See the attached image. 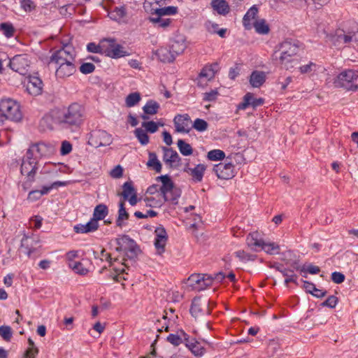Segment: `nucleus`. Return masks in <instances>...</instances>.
Listing matches in <instances>:
<instances>
[{"label": "nucleus", "mask_w": 358, "mask_h": 358, "mask_svg": "<svg viewBox=\"0 0 358 358\" xmlns=\"http://www.w3.org/2000/svg\"><path fill=\"white\" fill-rule=\"evenodd\" d=\"M115 250L122 252L123 257H115L113 261L110 255H108V258L110 266L115 272L111 276L115 281L120 282L122 280H127L128 272L127 271H129V266L124 256L133 259L136 255L138 248L136 247L135 241L128 236H122L117 238Z\"/></svg>", "instance_id": "obj_1"}, {"label": "nucleus", "mask_w": 358, "mask_h": 358, "mask_svg": "<svg viewBox=\"0 0 358 358\" xmlns=\"http://www.w3.org/2000/svg\"><path fill=\"white\" fill-rule=\"evenodd\" d=\"M300 50L299 43L293 40H285L275 47L273 59L281 67L289 69L297 61Z\"/></svg>", "instance_id": "obj_2"}, {"label": "nucleus", "mask_w": 358, "mask_h": 358, "mask_svg": "<svg viewBox=\"0 0 358 358\" xmlns=\"http://www.w3.org/2000/svg\"><path fill=\"white\" fill-rule=\"evenodd\" d=\"M332 83L335 87L355 92L358 90V71L344 70L333 78Z\"/></svg>", "instance_id": "obj_3"}, {"label": "nucleus", "mask_w": 358, "mask_h": 358, "mask_svg": "<svg viewBox=\"0 0 358 358\" xmlns=\"http://www.w3.org/2000/svg\"><path fill=\"white\" fill-rule=\"evenodd\" d=\"M157 180L162 182L161 192L164 202L167 201L172 204H177L181 195L180 188L174 185L171 178L167 175L159 176Z\"/></svg>", "instance_id": "obj_4"}, {"label": "nucleus", "mask_w": 358, "mask_h": 358, "mask_svg": "<svg viewBox=\"0 0 358 358\" xmlns=\"http://www.w3.org/2000/svg\"><path fill=\"white\" fill-rule=\"evenodd\" d=\"M57 123L62 129L77 131L84 121L83 113H55Z\"/></svg>", "instance_id": "obj_5"}, {"label": "nucleus", "mask_w": 358, "mask_h": 358, "mask_svg": "<svg viewBox=\"0 0 358 358\" xmlns=\"http://www.w3.org/2000/svg\"><path fill=\"white\" fill-rule=\"evenodd\" d=\"M358 32V24H354L351 29L345 31L343 29H338L334 34L329 36V41L336 47H340L352 41H357V33Z\"/></svg>", "instance_id": "obj_6"}, {"label": "nucleus", "mask_w": 358, "mask_h": 358, "mask_svg": "<svg viewBox=\"0 0 358 358\" xmlns=\"http://www.w3.org/2000/svg\"><path fill=\"white\" fill-rule=\"evenodd\" d=\"M75 50L71 46L67 45L54 52L50 57V62L54 63L56 67L68 62H75Z\"/></svg>", "instance_id": "obj_7"}, {"label": "nucleus", "mask_w": 358, "mask_h": 358, "mask_svg": "<svg viewBox=\"0 0 358 358\" xmlns=\"http://www.w3.org/2000/svg\"><path fill=\"white\" fill-rule=\"evenodd\" d=\"M38 169V161L36 160V158L29 155L26 152L22 160L20 166L21 174L25 176L28 181L34 182L35 180V176Z\"/></svg>", "instance_id": "obj_8"}, {"label": "nucleus", "mask_w": 358, "mask_h": 358, "mask_svg": "<svg viewBox=\"0 0 358 358\" xmlns=\"http://www.w3.org/2000/svg\"><path fill=\"white\" fill-rule=\"evenodd\" d=\"M103 55L113 59H118L129 55V53L115 39L104 38Z\"/></svg>", "instance_id": "obj_9"}, {"label": "nucleus", "mask_w": 358, "mask_h": 358, "mask_svg": "<svg viewBox=\"0 0 358 358\" xmlns=\"http://www.w3.org/2000/svg\"><path fill=\"white\" fill-rule=\"evenodd\" d=\"M213 281V278L208 274L194 273L188 278L187 284L192 289L201 291L210 287Z\"/></svg>", "instance_id": "obj_10"}, {"label": "nucleus", "mask_w": 358, "mask_h": 358, "mask_svg": "<svg viewBox=\"0 0 358 358\" xmlns=\"http://www.w3.org/2000/svg\"><path fill=\"white\" fill-rule=\"evenodd\" d=\"M113 141L112 136L104 130H94L90 133L89 144L95 148L107 146Z\"/></svg>", "instance_id": "obj_11"}, {"label": "nucleus", "mask_w": 358, "mask_h": 358, "mask_svg": "<svg viewBox=\"0 0 358 358\" xmlns=\"http://www.w3.org/2000/svg\"><path fill=\"white\" fill-rule=\"evenodd\" d=\"M213 171L218 178L229 180L235 176L236 172L231 162H221L214 166Z\"/></svg>", "instance_id": "obj_12"}, {"label": "nucleus", "mask_w": 358, "mask_h": 358, "mask_svg": "<svg viewBox=\"0 0 358 358\" xmlns=\"http://www.w3.org/2000/svg\"><path fill=\"white\" fill-rule=\"evenodd\" d=\"M220 71L218 63H213L206 65L199 73L198 84L203 86L208 81L213 80L215 74Z\"/></svg>", "instance_id": "obj_13"}, {"label": "nucleus", "mask_w": 358, "mask_h": 358, "mask_svg": "<svg viewBox=\"0 0 358 358\" xmlns=\"http://www.w3.org/2000/svg\"><path fill=\"white\" fill-rule=\"evenodd\" d=\"M185 48V45L175 41L171 47V50L162 49L159 51V55L164 62H172L175 59V55L182 53Z\"/></svg>", "instance_id": "obj_14"}, {"label": "nucleus", "mask_w": 358, "mask_h": 358, "mask_svg": "<svg viewBox=\"0 0 358 358\" xmlns=\"http://www.w3.org/2000/svg\"><path fill=\"white\" fill-rule=\"evenodd\" d=\"M52 151V147L43 142H38L31 144L27 150V153L36 158L38 161L39 159L48 155Z\"/></svg>", "instance_id": "obj_15"}, {"label": "nucleus", "mask_w": 358, "mask_h": 358, "mask_svg": "<svg viewBox=\"0 0 358 358\" xmlns=\"http://www.w3.org/2000/svg\"><path fill=\"white\" fill-rule=\"evenodd\" d=\"M173 122L177 132L188 133L192 128V120L187 113L178 114Z\"/></svg>", "instance_id": "obj_16"}, {"label": "nucleus", "mask_w": 358, "mask_h": 358, "mask_svg": "<svg viewBox=\"0 0 358 358\" xmlns=\"http://www.w3.org/2000/svg\"><path fill=\"white\" fill-rule=\"evenodd\" d=\"M206 306V310H203L201 308L202 301L200 297H195L192 301V306L190 308V313L194 317L199 316L201 314H208L210 313V308L215 306V303L208 300L205 303Z\"/></svg>", "instance_id": "obj_17"}, {"label": "nucleus", "mask_w": 358, "mask_h": 358, "mask_svg": "<svg viewBox=\"0 0 358 358\" xmlns=\"http://www.w3.org/2000/svg\"><path fill=\"white\" fill-rule=\"evenodd\" d=\"M76 71L75 62H68L56 67L55 76L57 79H66Z\"/></svg>", "instance_id": "obj_18"}, {"label": "nucleus", "mask_w": 358, "mask_h": 358, "mask_svg": "<svg viewBox=\"0 0 358 358\" xmlns=\"http://www.w3.org/2000/svg\"><path fill=\"white\" fill-rule=\"evenodd\" d=\"M29 61L26 57L23 55H17L10 62V68L20 74H24L29 67Z\"/></svg>", "instance_id": "obj_19"}, {"label": "nucleus", "mask_w": 358, "mask_h": 358, "mask_svg": "<svg viewBox=\"0 0 358 358\" xmlns=\"http://www.w3.org/2000/svg\"><path fill=\"white\" fill-rule=\"evenodd\" d=\"M264 101L263 99H255L251 93H247L241 103L237 106V110H245L250 106H251L252 110H256L257 107L262 106Z\"/></svg>", "instance_id": "obj_20"}, {"label": "nucleus", "mask_w": 358, "mask_h": 358, "mask_svg": "<svg viewBox=\"0 0 358 358\" xmlns=\"http://www.w3.org/2000/svg\"><path fill=\"white\" fill-rule=\"evenodd\" d=\"M148 20L157 29H165L170 27L172 23L171 18L159 15L155 12L151 13V15L148 17Z\"/></svg>", "instance_id": "obj_21"}, {"label": "nucleus", "mask_w": 358, "mask_h": 358, "mask_svg": "<svg viewBox=\"0 0 358 358\" xmlns=\"http://www.w3.org/2000/svg\"><path fill=\"white\" fill-rule=\"evenodd\" d=\"M27 90L33 96H38L42 93L43 82L38 76H30L27 84Z\"/></svg>", "instance_id": "obj_22"}, {"label": "nucleus", "mask_w": 358, "mask_h": 358, "mask_svg": "<svg viewBox=\"0 0 358 358\" xmlns=\"http://www.w3.org/2000/svg\"><path fill=\"white\" fill-rule=\"evenodd\" d=\"M164 161L172 167H178L180 165L181 158L176 150L172 148H164Z\"/></svg>", "instance_id": "obj_23"}, {"label": "nucleus", "mask_w": 358, "mask_h": 358, "mask_svg": "<svg viewBox=\"0 0 358 358\" xmlns=\"http://www.w3.org/2000/svg\"><path fill=\"white\" fill-rule=\"evenodd\" d=\"M258 14V8L256 5H253L246 12L243 18V25L247 30H250L252 28V24Z\"/></svg>", "instance_id": "obj_24"}, {"label": "nucleus", "mask_w": 358, "mask_h": 358, "mask_svg": "<svg viewBox=\"0 0 358 358\" xmlns=\"http://www.w3.org/2000/svg\"><path fill=\"white\" fill-rule=\"evenodd\" d=\"M20 103L11 98H3L0 101V112H20Z\"/></svg>", "instance_id": "obj_25"}, {"label": "nucleus", "mask_w": 358, "mask_h": 358, "mask_svg": "<svg viewBox=\"0 0 358 358\" xmlns=\"http://www.w3.org/2000/svg\"><path fill=\"white\" fill-rule=\"evenodd\" d=\"M264 241L259 237V234L255 231L248 234L246 238V244L248 247L255 252L261 250Z\"/></svg>", "instance_id": "obj_26"}, {"label": "nucleus", "mask_w": 358, "mask_h": 358, "mask_svg": "<svg viewBox=\"0 0 358 358\" xmlns=\"http://www.w3.org/2000/svg\"><path fill=\"white\" fill-rule=\"evenodd\" d=\"M53 115L52 113H46L39 122V129L45 131L46 130H52L55 124H57V115Z\"/></svg>", "instance_id": "obj_27"}, {"label": "nucleus", "mask_w": 358, "mask_h": 358, "mask_svg": "<svg viewBox=\"0 0 358 358\" xmlns=\"http://www.w3.org/2000/svg\"><path fill=\"white\" fill-rule=\"evenodd\" d=\"M99 228V222L93 217L86 224H78L74 226V231L78 234L94 232Z\"/></svg>", "instance_id": "obj_28"}, {"label": "nucleus", "mask_w": 358, "mask_h": 358, "mask_svg": "<svg viewBox=\"0 0 358 358\" xmlns=\"http://www.w3.org/2000/svg\"><path fill=\"white\" fill-rule=\"evenodd\" d=\"M184 337L186 346L196 356H201L204 353V349L194 339L189 340V336L184 332L181 331Z\"/></svg>", "instance_id": "obj_29"}, {"label": "nucleus", "mask_w": 358, "mask_h": 358, "mask_svg": "<svg viewBox=\"0 0 358 358\" xmlns=\"http://www.w3.org/2000/svg\"><path fill=\"white\" fill-rule=\"evenodd\" d=\"M67 184L66 182L62 181H56L54 182L50 186H43L41 190H33L29 193V196L31 197L34 194H37V196L35 198L40 199L43 195L47 194L50 192L52 189H57L59 187L66 186Z\"/></svg>", "instance_id": "obj_30"}, {"label": "nucleus", "mask_w": 358, "mask_h": 358, "mask_svg": "<svg viewBox=\"0 0 358 358\" xmlns=\"http://www.w3.org/2000/svg\"><path fill=\"white\" fill-rule=\"evenodd\" d=\"M38 243V241H35L33 237L28 236L24 234L21 239V248L24 250V252L27 255H30L35 250V245Z\"/></svg>", "instance_id": "obj_31"}, {"label": "nucleus", "mask_w": 358, "mask_h": 358, "mask_svg": "<svg viewBox=\"0 0 358 358\" xmlns=\"http://www.w3.org/2000/svg\"><path fill=\"white\" fill-rule=\"evenodd\" d=\"M266 73L262 71H254L250 76V84L253 87H260L266 81Z\"/></svg>", "instance_id": "obj_32"}, {"label": "nucleus", "mask_w": 358, "mask_h": 358, "mask_svg": "<svg viewBox=\"0 0 358 358\" xmlns=\"http://www.w3.org/2000/svg\"><path fill=\"white\" fill-rule=\"evenodd\" d=\"M206 166L203 164H197L194 168H188L185 170L192 177L194 182H201L203 179Z\"/></svg>", "instance_id": "obj_33"}, {"label": "nucleus", "mask_w": 358, "mask_h": 358, "mask_svg": "<svg viewBox=\"0 0 358 358\" xmlns=\"http://www.w3.org/2000/svg\"><path fill=\"white\" fill-rule=\"evenodd\" d=\"M162 195V194L161 192L154 195H145V197L144 199L145 206L152 208L161 207L164 203V198Z\"/></svg>", "instance_id": "obj_34"}, {"label": "nucleus", "mask_w": 358, "mask_h": 358, "mask_svg": "<svg viewBox=\"0 0 358 358\" xmlns=\"http://www.w3.org/2000/svg\"><path fill=\"white\" fill-rule=\"evenodd\" d=\"M213 8L220 15H225L229 12V6L225 0H212Z\"/></svg>", "instance_id": "obj_35"}, {"label": "nucleus", "mask_w": 358, "mask_h": 358, "mask_svg": "<svg viewBox=\"0 0 358 358\" xmlns=\"http://www.w3.org/2000/svg\"><path fill=\"white\" fill-rule=\"evenodd\" d=\"M252 27H254L256 32L259 34H267L270 31L269 27L264 19L255 20L252 24Z\"/></svg>", "instance_id": "obj_36"}, {"label": "nucleus", "mask_w": 358, "mask_h": 358, "mask_svg": "<svg viewBox=\"0 0 358 358\" xmlns=\"http://www.w3.org/2000/svg\"><path fill=\"white\" fill-rule=\"evenodd\" d=\"M108 213V210L107 206L105 204H99L94 210L93 218L99 222V220H103L107 216Z\"/></svg>", "instance_id": "obj_37"}, {"label": "nucleus", "mask_w": 358, "mask_h": 358, "mask_svg": "<svg viewBox=\"0 0 358 358\" xmlns=\"http://www.w3.org/2000/svg\"><path fill=\"white\" fill-rule=\"evenodd\" d=\"M108 15L110 19L121 22L126 16V9L124 6L116 7L108 13Z\"/></svg>", "instance_id": "obj_38"}, {"label": "nucleus", "mask_w": 358, "mask_h": 358, "mask_svg": "<svg viewBox=\"0 0 358 358\" xmlns=\"http://www.w3.org/2000/svg\"><path fill=\"white\" fill-rule=\"evenodd\" d=\"M154 12L159 15L167 17V16L176 15L178 13V7L173 6H169L162 8H153Z\"/></svg>", "instance_id": "obj_39"}, {"label": "nucleus", "mask_w": 358, "mask_h": 358, "mask_svg": "<svg viewBox=\"0 0 358 358\" xmlns=\"http://www.w3.org/2000/svg\"><path fill=\"white\" fill-rule=\"evenodd\" d=\"M146 164L157 173H159L162 170V164L155 152H149V159Z\"/></svg>", "instance_id": "obj_40"}, {"label": "nucleus", "mask_w": 358, "mask_h": 358, "mask_svg": "<svg viewBox=\"0 0 358 358\" xmlns=\"http://www.w3.org/2000/svg\"><path fill=\"white\" fill-rule=\"evenodd\" d=\"M129 218V213L124 208V202L120 201L119 203L118 216L116 220V224L118 227H122L124 220Z\"/></svg>", "instance_id": "obj_41"}, {"label": "nucleus", "mask_w": 358, "mask_h": 358, "mask_svg": "<svg viewBox=\"0 0 358 358\" xmlns=\"http://www.w3.org/2000/svg\"><path fill=\"white\" fill-rule=\"evenodd\" d=\"M22 113H1L0 121L3 124L6 121H10L15 123L22 120Z\"/></svg>", "instance_id": "obj_42"}, {"label": "nucleus", "mask_w": 358, "mask_h": 358, "mask_svg": "<svg viewBox=\"0 0 358 358\" xmlns=\"http://www.w3.org/2000/svg\"><path fill=\"white\" fill-rule=\"evenodd\" d=\"M0 31L8 38H11L14 36L15 29L13 24L6 22L0 24Z\"/></svg>", "instance_id": "obj_43"}, {"label": "nucleus", "mask_w": 358, "mask_h": 358, "mask_svg": "<svg viewBox=\"0 0 358 358\" xmlns=\"http://www.w3.org/2000/svg\"><path fill=\"white\" fill-rule=\"evenodd\" d=\"M261 250L269 255H275L280 252V246L273 242L266 243L264 241Z\"/></svg>", "instance_id": "obj_44"}, {"label": "nucleus", "mask_w": 358, "mask_h": 358, "mask_svg": "<svg viewBox=\"0 0 358 358\" xmlns=\"http://www.w3.org/2000/svg\"><path fill=\"white\" fill-rule=\"evenodd\" d=\"M277 269L282 274L283 276L286 278L285 280V284L286 285H287L289 282H295L296 275L294 274L292 270L280 267H278Z\"/></svg>", "instance_id": "obj_45"}, {"label": "nucleus", "mask_w": 358, "mask_h": 358, "mask_svg": "<svg viewBox=\"0 0 358 358\" xmlns=\"http://www.w3.org/2000/svg\"><path fill=\"white\" fill-rule=\"evenodd\" d=\"M180 152L184 156H189L193 152L192 146L182 139H179L177 143Z\"/></svg>", "instance_id": "obj_46"}, {"label": "nucleus", "mask_w": 358, "mask_h": 358, "mask_svg": "<svg viewBox=\"0 0 358 358\" xmlns=\"http://www.w3.org/2000/svg\"><path fill=\"white\" fill-rule=\"evenodd\" d=\"M75 273L85 275L88 273L89 270L83 265L81 262H76L75 263H71L69 266Z\"/></svg>", "instance_id": "obj_47"}, {"label": "nucleus", "mask_w": 358, "mask_h": 358, "mask_svg": "<svg viewBox=\"0 0 358 358\" xmlns=\"http://www.w3.org/2000/svg\"><path fill=\"white\" fill-rule=\"evenodd\" d=\"M136 194V191L131 182H126L123 184L121 195L125 200H127L130 196Z\"/></svg>", "instance_id": "obj_48"}, {"label": "nucleus", "mask_w": 358, "mask_h": 358, "mask_svg": "<svg viewBox=\"0 0 358 358\" xmlns=\"http://www.w3.org/2000/svg\"><path fill=\"white\" fill-rule=\"evenodd\" d=\"M207 157L210 161L222 160L225 158V153L221 150L215 149L208 152Z\"/></svg>", "instance_id": "obj_49"}, {"label": "nucleus", "mask_w": 358, "mask_h": 358, "mask_svg": "<svg viewBox=\"0 0 358 358\" xmlns=\"http://www.w3.org/2000/svg\"><path fill=\"white\" fill-rule=\"evenodd\" d=\"M141 94L138 92L131 93L126 97V106L128 107H133L141 101Z\"/></svg>", "instance_id": "obj_50"}, {"label": "nucleus", "mask_w": 358, "mask_h": 358, "mask_svg": "<svg viewBox=\"0 0 358 358\" xmlns=\"http://www.w3.org/2000/svg\"><path fill=\"white\" fill-rule=\"evenodd\" d=\"M104 46V39L101 40L99 44L94 43H90L87 45V50L88 52L94 53H100L103 55Z\"/></svg>", "instance_id": "obj_51"}, {"label": "nucleus", "mask_w": 358, "mask_h": 358, "mask_svg": "<svg viewBox=\"0 0 358 358\" xmlns=\"http://www.w3.org/2000/svg\"><path fill=\"white\" fill-rule=\"evenodd\" d=\"M134 134L138 141L142 145H145L149 143V136L145 130L141 128H137L134 131Z\"/></svg>", "instance_id": "obj_52"}, {"label": "nucleus", "mask_w": 358, "mask_h": 358, "mask_svg": "<svg viewBox=\"0 0 358 358\" xmlns=\"http://www.w3.org/2000/svg\"><path fill=\"white\" fill-rule=\"evenodd\" d=\"M234 255L236 257L238 258L240 261L243 262L254 261L256 257L255 255H250L244 250H238L234 252Z\"/></svg>", "instance_id": "obj_53"}, {"label": "nucleus", "mask_w": 358, "mask_h": 358, "mask_svg": "<svg viewBox=\"0 0 358 358\" xmlns=\"http://www.w3.org/2000/svg\"><path fill=\"white\" fill-rule=\"evenodd\" d=\"M192 127L198 131H204L208 129V123L204 120L197 118L192 123Z\"/></svg>", "instance_id": "obj_54"}, {"label": "nucleus", "mask_w": 358, "mask_h": 358, "mask_svg": "<svg viewBox=\"0 0 358 358\" xmlns=\"http://www.w3.org/2000/svg\"><path fill=\"white\" fill-rule=\"evenodd\" d=\"M159 108V103L153 100L148 101L143 107V112H157Z\"/></svg>", "instance_id": "obj_55"}, {"label": "nucleus", "mask_w": 358, "mask_h": 358, "mask_svg": "<svg viewBox=\"0 0 358 358\" xmlns=\"http://www.w3.org/2000/svg\"><path fill=\"white\" fill-rule=\"evenodd\" d=\"M13 333L9 326L0 327V336L6 341H9L12 337Z\"/></svg>", "instance_id": "obj_56"}, {"label": "nucleus", "mask_w": 358, "mask_h": 358, "mask_svg": "<svg viewBox=\"0 0 358 358\" xmlns=\"http://www.w3.org/2000/svg\"><path fill=\"white\" fill-rule=\"evenodd\" d=\"M159 124L153 121L143 122L142 127L145 129V131L150 133H155L159 128Z\"/></svg>", "instance_id": "obj_57"}, {"label": "nucleus", "mask_w": 358, "mask_h": 358, "mask_svg": "<svg viewBox=\"0 0 358 358\" xmlns=\"http://www.w3.org/2000/svg\"><path fill=\"white\" fill-rule=\"evenodd\" d=\"M167 341L173 345L174 346H178L182 343L184 340V337H181L178 334H170L167 336Z\"/></svg>", "instance_id": "obj_58"}, {"label": "nucleus", "mask_w": 358, "mask_h": 358, "mask_svg": "<svg viewBox=\"0 0 358 358\" xmlns=\"http://www.w3.org/2000/svg\"><path fill=\"white\" fill-rule=\"evenodd\" d=\"M21 8L26 12H31L36 8V4L32 0H22Z\"/></svg>", "instance_id": "obj_59"}, {"label": "nucleus", "mask_w": 358, "mask_h": 358, "mask_svg": "<svg viewBox=\"0 0 358 358\" xmlns=\"http://www.w3.org/2000/svg\"><path fill=\"white\" fill-rule=\"evenodd\" d=\"M110 176L113 178L117 179L122 177L123 168L120 165L115 166L110 171Z\"/></svg>", "instance_id": "obj_60"}, {"label": "nucleus", "mask_w": 358, "mask_h": 358, "mask_svg": "<svg viewBox=\"0 0 358 358\" xmlns=\"http://www.w3.org/2000/svg\"><path fill=\"white\" fill-rule=\"evenodd\" d=\"M95 69V66L90 62L83 63L80 66V71L83 74H89L92 73Z\"/></svg>", "instance_id": "obj_61"}, {"label": "nucleus", "mask_w": 358, "mask_h": 358, "mask_svg": "<svg viewBox=\"0 0 358 358\" xmlns=\"http://www.w3.org/2000/svg\"><path fill=\"white\" fill-rule=\"evenodd\" d=\"M316 64L310 62L307 64L302 65L299 67V71L301 73H309L315 70Z\"/></svg>", "instance_id": "obj_62"}, {"label": "nucleus", "mask_w": 358, "mask_h": 358, "mask_svg": "<svg viewBox=\"0 0 358 358\" xmlns=\"http://www.w3.org/2000/svg\"><path fill=\"white\" fill-rule=\"evenodd\" d=\"M338 303V298L334 295L329 296L326 301L322 303L323 306H327L334 308Z\"/></svg>", "instance_id": "obj_63"}, {"label": "nucleus", "mask_w": 358, "mask_h": 358, "mask_svg": "<svg viewBox=\"0 0 358 358\" xmlns=\"http://www.w3.org/2000/svg\"><path fill=\"white\" fill-rule=\"evenodd\" d=\"M72 150V145L67 141H64L62 143L60 153L62 155L69 154Z\"/></svg>", "instance_id": "obj_64"}]
</instances>
